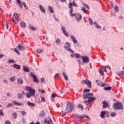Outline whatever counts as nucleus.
<instances>
[{
	"label": "nucleus",
	"mask_w": 124,
	"mask_h": 124,
	"mask_svg": "<svg viewBox=\"0 0 124 124\" xmlns=\"http://www.w3.org/2000/svg\"><path fill=\"white\" fill-rule=\"evenodd\" d=\"M75 16H76V21H78V22H79V21H80V20L82 19V16H81L80 14H78L77 15L75 14Z\"/></svg>",
	"instance_id": "12"
},
{
	"label": "nucleus",
	"mask_w": 124,
	"mask_h": 124,
	"mask_svg": "<svg viewBox=\"0 0 124 124\" xmlns=\"http://www.w3.org/2000/svg\"><path fill=\"white\" fill-rule=\"evenodd\" d=\"M81 59L82 60V62L85 63L90 62V59H89V57L86 56H82Z\"/></svg>",
	"instance_id": "8"
},
{
	"label": "nucleus",
	"mask_w": 124,
	"mask_h": 124,
	"mask_svg": "<svg viewBox=\"0 0 124 124\" xmlns=\"http://www.w3.org/2000/svg\"><path fill=\"white\" fill-rule=\"evenodd\" d=\"M90 102L89 100H85L84 101V103L86 105H89L90 104Z\"/></svg>",
	"instance_id": "40"
},
{
	"label": "nucleus",
	"mask_w": 124,
	"mask_h": 124,
	"mask_svg": "<svg viewBox=\"0 0 124 124\" xmlns=\"http://www.w3.org/2000/svg\"><path fill=\"white\" fill-rule=\"evenodd\" d=\"M96 98L95 97L90 96L88 100H89L90 102H93V101H94Z\"/></svg>",
	"instance_id": "23"
},
{
	"label": "nucleus",
	"mask_w": 124,
	"mask_h": 124,
	"mask_svg": "<svg viewBox=\"0 0 124 124\" xmlns=\"http://www.w3.org/2000/svg\"><path fill=\"white\" fill-rule=\"evenodd\" d=\"M13 21L14 23H15V24H17L18 23V21L19 20V16H18V14L15 13L14 14V16H13Z\"/></svg>",
	"instance_id": "5"
},
{
	"label": "nucleus",
	"mask_w": 124,
	"mask_h": 124,
	"mask_svg": "<svg viewBox=\"0 0 124 124\" xmlns=\"http://www.w3.org/2000/svg\"><path fill=\"white\" fill-rule=\"evenodd\" d=\"M55 20H56V21H57V22H59V19L57 18V17H56V16H53Z\"/></svg>",
	"instance_id": "60"
},
{
	"label": "nucleus",
	"mask_w": 124,
	"mask_h": 124,
	"mask_svg": "<svg viewBox=\"0 0 124 124\" xmlns=\"http://www.w3.org/2000/svg\"><path fill=\"white\" fill-rule=\"evenodd\" d=\"M113 108L114 110H123L124 109V106L123 103L120 102H116L113 105Z\"/></svg>",
	"instance_id": "3"
},
{
	"label": "nucleus",
	"mask_w": 124,
	"mask_h": 124,
	"mask_svg": "<svg viewBox=\"0 0 124 124\" xmlns=\"http://www.w3.org/2000/svg\"><path fill=\"white\" fill-rule=\"evenodd\" d=\"M90 91H91L90 89H85L83 90V93H90Z\"/></svg>",
	"instance_id": "36"
},
{
	"label": "nucleus",
	"mask_w": 124,
	"mask_h": 124,
	"mask_svg": "<svg viewBox=\"0 0 124 124\" xmlns=\"http://www.w3.org/2000/svg\"><path fill=\"white\" fill-rule=\"evenodd\" d=\"M94 25H95V27H96L97 29H101V27H100V26L98 25V24H97V23L94 22Z\"/></svg>",
	"instance_id": "32"
},
{
	"label": "nucleus",
	"mask_w": 124,
	"mask_h": 124,
	"mask_svg": "<svg viewBox=\"0 0 124 124\" xmlns=\"http://www.w3.org/2000/svg\"><path fill=\"white\" fill-rule=\"evenodd\" d=\"M39 7L42 12L45 13V9L44 8V7H43L42 5H40L39 6Z\"/></svg>",
	"instance_id": "21"
},
{
	"label": "nucleus",
	"mask_w": 124,
	"mask_h": 124,
	"mask_svg": "<svg viewBox=\"0 0 124 124\" xmlns=\"http://www.w3.org/2000/svg\"><path fill=\"white\" fill-rule=\"evenodd\" d=\"M104 90L105 91H111V90H112V87H111L110 86H108V87H104Z\"/></svg>",
	"instance_id": "27"
},
{
	"label": "nucleus",
	"mask_w": 124,
	"mask_h": 124,
	"mask_svg": "<svg viewBox=\"0 0 124 124\" xmlns=\"http://www.w3.org/2000/svg\"><path fill=\"white\" fill-rule=\"evenodd\" d=\"M64 48H66V50H67V51H70V49H71V48H69V47H68V46H64Z\"/></svg>",
	"instance_id": "51"
},
{
	"label": "nucleus",
	"mask_w": 124,
	"mask_h": 124,
	"mask_svg": "<svg viewBox=\"0 0 124 124\" xmlns=\"http://www.w3.org/2000/svg\"><path fill=\"white\" fill-rule=\"evenodd\" d=\"M114 9L116 12H119V7L117 5L115 6Z\"/></svg>",
	"instance_id": "37"
},
{
	"label": "nucleus",
	"mask_w": 124,
	"mask_h": 124,
	"mask_svg": "<svg viewBox=\"0 0 124 124\" xmlns=\"http://www.w3.org/2000/svg\"><path fill=\"white\" fill-rule=\"evenodd\" d=\"M10 81L11 82H14L15 81V77L11 78H10Z\"/></svg>",
	"instance_id": "42"
},
{
	"label": "nucleus",
	"mask_w": 124,
	"mask_h": 124,
	"mask_svg": "<svg viewBox=\"0 0 124 124\" xmlns=\"http://www.w3.org/2000/svg\"><path fill=\"white\" fill-rule=\"evenodd\" d=\"M39 92L41 93H45V91L44 90H40V89H39Z\"/></svg>",
	"instance_id": "59"
},
{
	"label": "nucleus",
	"mask_w": 124,
	"mask_h": 124,
	"mask_svg": "<svg viewBox=\"0 0 124 124\" xmlns=\"http://www.w3.org/2000/svg\"><path fill=\"white\" fill-rule=\"evenodd\" d=\"M89 21H90V24L93 25V20L92 18H88Z\"/></svg>",
	"instance_id": "53"
},
{
	"label": "nucleus",
	"mask_w": 124,
	"mask_h": 124,
	"mask_svg": "<svg viewBox=\"0 0 124 124\" xmlns=\"http://www.w3.org/2000/svg\"><path fill=\"white\" fill-rule=\"evenodd\" d=\"M119 76H123V75H124V72H123V71H122L121 72H120V73L119 74Z\"/></svg>",
	"instance_id": "58"
},
{
	"label": "nucleus",
	"mask_w": 124,
	"mask_h": 124,
	"mask_svg": "<svg viewBox=\"0 0 124 124\" xmlns=\"http://www.w3.org/2000/svg\"><path fill=\"white\" fill-rule=\"evenodd\" d=\"M66 45H67V46H68L69 47H71V46H70V44H69V42H67L65 43Z\"/></svg>",
	"instance_id": "55"
},
{
	"label": "nucleus",
	"mask_w": 124,
	"mask_h": 124,
	"mask_svg": "<svg viewBox=\"0 0 124 124\" xmlns=\"http://www.w3.org/2000/svg\"><path fill=\"white\" fill-rule=\"evenodd\" d=\"M95 82L97 86H99V87H100L101 86V84H102V81L99 80H96Z\"/></svg>",
	"instance_id": "22"
},
{
	"label": "nucleus",
	"mask_w": 124,
	"mask_h": 124,
	"mask_svg": "<svg viewBox=\"0 0 124 124\" xmlns=\"http://www.w3.org/2000/svg\"><path fill=\"white\" fill-rule=\"evenodd\" d=\"M73 4L75 7H78V4L75 3V1H73Z\"/></svg>",
	"instance_id": "48"
},
{
	"label": "nucleus",
	"mask_w": 124,
	"mask_h": 124,
	"mask_svg": "<svg viewBox=\"0 0 124 124\" xmlns=\"http://www.w3.org/2000/svg\"><path fill=\"white\" fill-rule=\"evenodd\" d=\"M45 116V111L44 110H42V111L40 112L39 114V117L41 118H43Z\"/></svg>",
	"instance_id": "19"
},
{
	"label": "nucleus",
	"mask_w": 124,
	"mask_h": 124,
	"mask_svg": "<svg viewBox=\"0 0 124 124\" xmlns=\"http://www.w3.org/2000/svg\"><path fill=\"white\" fill-rule=\"evenodd\" d=\"M20 112H21V113L22 116H26V111H25L23 110V111H20Z\"/></svg>",
	"instance_id": "44"
},
{
	"label": "nucleus",
	"mask_w": 124,
	"mask_h": 124,
	"mask_svg": "<svg viewBox=\"0 0 124 124\" xmlns=\"http://www.w3.org/2000/svg\"><path fill=\"white\" fill-rule=\"evenodd\" d=\"M82 85H87L88 88H92V82L89 79L82 80L81 81Z\"/></svg>",
	"instance_id": "4"
},
{
	"label": "nucleus",
	"mask_w": 124,
	"mask_h": 124,
	"mask_svg": "<svg viewBox=\"0 0 124 124\" xmlns=\"http://www.w3.org/2000/svg\"><path fill=\"white\" fill-rule=\"evenodd\" d=\"M107 113H108L107 111H102L100 114L101 118H102V119H104V116H105V115H106Z\"/></svg>",
	"instance_id": "13"
},
{
	"label": "nucleus",
	"mask_w": 124,
	"mask_h": 124,
	"mask_svg": "<svg viewBox=\"0 0 124 124\" xmlns=\"http://www.w3.org/2000/svg\"><path fill=\"white\" fill-rule=\"evenodd\" d=\"M62 31L64 35H65L66 36H68V34L66 33V31L65 30V27H62Z\"/></svg>",
	"instance_id": "14"
},
{
	"label": "nucleus",
	"mask_w": 124,
	"mask_h": 124,
	"mask_svg": "<svg viewBox=\"0 0 124 124\" xmlns=\"http://www.w3.org/2000/svg\"><path fill=\"white\" fill-rule=\"evenodd\" d=\"M41 101H42V102H45V98H44V97H42Z\"/></svg>",
	"instance_id": "56"
},
{
	"label": "nucleus",
	"mask_w": 124,
	"mask_h": 124,
	"mask_svg": "<svg viewBox=\"0 0 124 124\" xmlns=\"http://www.w3.org/2000/svg\"><path fill=\"white\" fill-rule=\"evenodd\" d=\"M13 117H14V118H15V119H16L17 118V114L16 113V112H14L13 113Z\"/></svg>",
	"instance_id": "47"
},
{
	"label": "nucleus",
	"mask_w": 124,
	"mask_h": 124,
	"mask_svg": "<svg viewBox=\"0 0 124 124\" xmlns=\"http://www.w3.org/2000/svg\"><path fill=\"white\" fill-rule=\"evenodd\" d=\"M62 75L66 81H68V77L65 75V73H62Z\"/></svg>",
	"instance_id": "28"
},
{
	"label": "nucleus",
	"mask_w": 124,
	"mask_h": 124,
	"mask_svg": "<svg viewBox=\"0 0 124 124\" xmlns=\"http://www.w3.org/2000/svg\"><path fill=\"white\" fill-rule=\"evenodd\" d=\"M100 87H105V84L104 83H102L101 84V86Z\"/></svg>",
	"instance_id": "64"
},
{
	"label": "nucleus",
	"mask_w": 124,
	"mask_h": 124,
	"mask_svg": "<svg viewBox=\"0 0 124 124\" xmlns=\"http://www.w3.org/2000/svg\"><path fill=\"white\" fill-rule=\"evenodd\" d=\"M20 26L22 28H26V23L22 21L20 23Z\"/></svg>",
	"instance_id": "31"
},
{
	"label": "nucleus",
	"mask_w": 124,
	"mask_h": 124,
	"mask_svg": "<svg viewBox=\"0 0 124 124\" xmlns=\"http://www.w3.org/2000/svg\"><path fill=\"white\" fill-rule=\"evenodd\" d=\"M22 4H23V6H24V8L25 10H29V7L27 6V5L26 4V2H22Z\"/></svg>",
	"instance_id": "30"
},
{
	"label": "nucleus",
	"mask_w": 124,
	"mask_h": 124,
	"mask_svg": "<svg viewBox=\"0 0 124 124\" xmlns=\"http://www.w3.org/2000/svg\"><path fill=\"white\" fill-rule=\"evenodd\" d=\"M9 63H13L14 62H15V61H14V60H9Z\"/></svg>",
	"instance_id": "57"
},
{
	"label": "nucleus",
	"mask_w": 124,
	"mask_h": 124,
	"mask_svg": "<svg viewBox=\"0 0 124 124\" xmlns=\"http://www.w3.org/2000/svg\"><path fill=\"white\" fill-rule=\"evenodd\" d=\"M75 57L77 58V59H79V58H80V54L76 53L75 54Z\"/></svg>",
	"instance_id": "46"
},
{
	"label": "nucleus",
	"mask_w": 124,
	"mask_h": 124,
	"mask_svg": "<svg viewBox=\"0 0 124 124\" xmlns=\"http://www.w3.org/2000/svg\"><path fill=\"white\" fill-rule=\"evenodd\" d=\"M71 38L73 40V42H74L75 44H76V43H77V40H76V38H75V37H74V35H71Z\"/></svg>",
	"instance_id": "18"
},
{
	"label": "nucleus",
	"mask_w": 124,
	"mask_h": 124,
	"mask_svg": "<svg viewBox=\"0 0 124 124\" xmlns=\"http://www.w3.org/2000/svg\"><path fill=\"white\" fill-rule=\"evenodd\" d=\"M27 102V105H28V106H31V107H34L35 106V104L29 101H28Z\"/></svg>",
	"instance_id": "20"
},
{
	"label": "nucleus",
	"mask_w": 124,
	"mask_h": 124,
	"mask_svg": "<svg viewBox=\"0 0 124 124\" xmlns=\"http://www.w3.org/2000/svg\"><path fill=\"white\" fill-rule=\"evenodd\" d=\"M81 10L84 12V13H86L87 11L84 7L82 8Z\"/></svg>",
	"instance_id": "50"
},
{
	"label": "nucleus",
	"mask_w": 124,
	"mask_h": 124,
	"mask_svg": "<svg viewBox=\"0 0 124 124\" xmlns=\"http://www.w3.org/2000/svg\"><path fill=\"white\" fill-rule=\"evenodd\" d=\"M48 10L50 13H54V10H53V7L51 6H48Z\"/></svg>",
	"instance_id": "26"
},
{
	"label": "nucleus",
	"mask_w": 124,
	"mask_h": 124,
	"mask_svg": "<svg viewBox=\"0 0 124 124\" xmlns=\"http://www.w3.org/2000/svg\"><path fill=\"white\" fill-rule=\"evenodd\" d=\"M75 107L74 104L69 102L68 104H67V107L65 110V113L67 114L68 113H71V112H72V111H73Z\"/></svg>",
	"instance_id": "2"
},
{
	"label": "nucleus",
	"mask_w": 124,
	"mask_h": 124,
	"mask_svg": "<svg viewBox=\"0 0 124 124\" xmlns=\"http://www.w3.org/2000/svg\"><path fill=\"white\" fill-rule=\"evenodd\" d=\"M60 42H61V40L60 39H58V40H57L56 41V44H59V43H60Z\"/></svg>",
	"instance_id": "52"
},
{
	"label": "nucleus",
	"mask_w": 124,
	"mask_h": 124,
	"mask_svg": "<svg viewBox=\"0 0 124 124\" xmlns=\"http://www.w3.org/2000/svg\"><path fill=\"white\" fill-rule=\"evenodd\" d=\"M17 3H18L19 6L21 8H23V5H22V3H21V1L20 0H16Z\"/></svg>",
	"instance_id": "29"
},
{
	"label": "nucleus",
	"mask_w": 124,
	"mask_h": 124,
	"mask_svg": "<svg viewBox=\"0 0 124 124\" xmlns=\"http://www.w3.org/2000/svg\"><path fill=\"white\" fill-rule=\"evenodd\" d=\"M116 116H117V113H116V112H111L110 114L111 117H116Z\"/></svg>",
	"instance_id": "34"
},
{
	"label": "nucleus",
	"mask_w": 124,
	"mask_h": 124,
	"mask_svg": "<svg viewBox=\"0 0 124 124\" xmlns=\"http://www.w3.org/2000/svg\"><path fill=\"white\" fill-rule=\"evenodd\" d=\"M13 102L14 104H15V105H17V106H22V105H23V104L16 102L15 101H13Z\"/></svg>",
	"instance_id": "25"
},
{
	"label": "nucleus",
	"mask_w": 124,
	"mask_h": 124,
	"mask_svg": "<svg viewBox=\"0 0 124 124\" xmlns=\"http://www.w3.org/2000/svg\"><path fill=\"white\" fill-rule=\"evenodd\" d=\"M17 49L18 51H24L26 50V47L24 46L23 45L19 44L17 46H16Z\"/></svg>",
	"instance_id": "10"
},
{
	"label": "nucleus",
	"mask_w": 124,
	"mask_h": 124,
	"mask_svg": "<svg viewBox=\"0 0 124 124\" xmlns=\"http://www.w3.org/2000/svg\"><path fill=\"white\" fill-rule=\"evenodd\" d=\"M0 116H4V113H3V110H0Z\"/></svg>",
	"instance_id": "45"
},
{
	"label": "nucleus",
	"mask_w": 124,
	"mask_h": 124,
	"mask_svg": "<svg viewBox=\"0 0 124 124\" xmlns=\"http://www.w3.org/2000/svg\"><path fill=\"white\" fill-rule=\"evenodd\" d=\"M29 27L30 30H31V31H35V28H34V27L31 26V25L30 24Z\"/></svg>",
	"instance_id": "33"
},
{
	"label": "nucleus",
	"mask_w": 124,
	"mask_h": 124,
	"mask_svg": "<svg viewBox=\"0 0 124 124\" xmlns=\"http://www.w3.org/2000/svg\"><path fill=\"white\" fill-rule=\"evenodd\" d=\"M72 6H73V4H72V3H69L68 4V7L71 9L70 10L69 13L72 17H74V16H75V14H72L73 12V8H72Z\"/></svg>",
	"instance_id": "6"
},
{
	"label": "nucleus",
	"mask_w": 124,
	"mask_h": 124,
	"mask_svg": "<svg viewBox=\"0 0 124 124\" xmlns=\"http://www.w3.org/2000/svg\"><path fill=\"white\" fill-rule=\"evenodd\" d=\"M18 97L19 99H22V97H23V95H22V94L21 93H19L18 94Z\"/></svg>",
	"instance_id": "43"
},
{
	"label": "nucleus",
	"mask_w": 124,
	"mask_h": 124,
	"mask_svg": "<svg viewBox=\"0 0 124 124\" xmlns=\"http://www.w3.org/2000/svg\"><path fill=\"white\" fill-rule=\"evenodd\" d=\"M41 81L42 83H44V81H45V79H44V78H41Z\"/></svg>",
	"instance_id": "63"
},
{
	"label": "nucleus",
	"mask_w": 124,
	"mask_h": 124,
	"mask_svg": "<svg viewBox=\"0 0 124 124\" xmlns=\"http://www.w3.org/2000/svg\"><path fill=\"white\" fill-rule=\"evenodd\" d=\"M13 66L14 67V68H16V69H20V65L15 63Z\"/></svg>",
	"instance_id": "24"
},
{
	"label": "nucleus",
	"mask_w": 124,
	"mask_h": 124,
	"mask_svg": "<svg viewBox=\"0 0 124 124\" xmlns=\"http://www.w3.org/2000/svg\"><path fill=\"white\" fill-rule=\"evenodd\" d=\"M17 81L18 84H19L20 85H22L24 84V81L23 80V79H22L21 78H18L17 79Z\"/></svg>",
	"instance_id": "16"
},
{
	"label": "nucleus",
	"mask_w": 124,
	"mask_h": 124,
	"mask_svg": "<svg viewBox=\"0 0 124 124\" xmlns=\"http://www.w3.org/2000/svg\"><path fill=\"white\" fill-rule=\"evenodd\" d=\"M78 108H81L82 111H83V110H84V107H83L82 105L81 104L78 105Z\"/></svg>",
	"instance_id": "35"
},
{
	"label": "nucleus",
	"mask_w": 124,
	"mask_h": 124,
	"mask_svg": "<svg viewBox=\"0 0 124 124\" xmlns=\"http://www.w3.org/2000/svg\"><path fill=\"white\" fill-rule=\"evenodd\" d=\"M25 90L30 92V93H26V97L27 98H31V96H34L35 95V90L30 86H25Z\"/></svg>",
	"instance_id": "1"
},
{
	"label": "nucleus",
	"mask_w": 124,
	"mask_h": 124,
	"mask_svg": "<svg viewBox=\"0 0 124 124\" xmlns=\"http://www.w3.org/2000/svg\"><path fill=\"white\" fill-rule=\"evenodd\" d=\"M103 108H106V107H108V103H107V102H106V101H103Z\"/></svg>",
	"instance_id": "17"
},
{
	"label": "nucleus",
	"mask_w": 124,
	"mask_h": 124,
	"mask_svg": "<svg viewBox=\"0 0 124 124\" xmlns=\"http://www.w3.org/2000/svg\"><path fill=\"white\" fill-rule=\"evenodd\" d=\"M30 76L31 77H32L33 79V81L35 83H38V79H37V78H36V76L35 75L33 74V73H31Z\"/></svg>",
	"instance_id": "11"
},
{
	"label": "nucleus",
	"mask_w": 124,
	"mask_h": 124,
	"mask_svg": "<svg viewBox=\"0 0 124 124\" xmlns=\"http://www.w3.org/2000/svg\"><path fill=\"white\" fill-rule=\"evenodd\" d=\"M99 72L100 74H101V75H102V76H104V72L103 70H100L99 71Z\"/></svg>",
	"instance_id": "38"
},
{
	"label": "nucleus",
	"mask_w": 124,
	"mask_h": 124,
	"mask_svg": "<svg viewBox=\"0 0 124 124\" xmlns=\"http://www.w3.org/2000/svg\"><path fill=\"white\" fill-rule=\"evenodd\" d=\"M37 53L38 54H41V52H43V49H37L36 50Z\"/></svg>",
	"instance_id": "39"
},
{
	"label": "nucleus",
	"mask_w": 124,
	"mask_h": 124,
	"mask_svg": "<svg viewBox=\"0 0 124 124\" xmlns=\"http://www.w3.org/2000/svg\"><path fill=\"white\" fill-rule=\"evenodd\" d=\"M86 118L85 114H83L81 115V119L83 120V119H85Z\"/></svg>",
	"instance_id": "61"
},
{
	"label": "nucleus",
	"mask_w": 124,
	"mask_h": 124,
	"mask_svg": "<svg viewBox=\"0 0 124 124\" xmlns=\"http://www.w3.org/2000/svg\"><path fill=\"white\" fill-rule=\"evenodd\" d=\"M23 71H24L25 72H30V68H29V67H28L27 66H23Z\"/></svg>",
	"instance_id": "15"
},
{
	"label": "nucleus",
	"mask_w": 124,
	"mask_h": 124,
	"mask_svg": "<svg viewBox=\"0 0 124 124\" xmlns=\"http://www.w3.org/2000/svg\"><path fill=\"white\" fill-rule=\"evenodd\" d=\"M5 124H11V123L9 121L7 120L5 122Z\"/></svg>",
	"instance_id": "54"
},
{
	"label": "nucleus",
	"mask_w": 124,
	"mask_h": 124,
	"mask_svg": "<svg viewBox=\"0 0 124 124\" xmlns=\"http://www.w3.org/2000/svg\"><path fill=\"white\" fill-rule=\"evenodd\" d=\"M12 107V104L9 103L8 105L6 106V108H10V107Z\"/></svg>",
	"instance_id": "49"
},
{
	"label": "nucleus",
	"mask_w": 124,
	"mask_h": 124,
	"mask_svg": "<svg viewBox=\"0 0 124 124\" xmlns=\"http://www.w3.org/2000/svg\"><path fill=\"white\" fill-rule=\"evenodd\" d=\"M45 124H53V122H52V119L49 117L46 118L44 120Z\"/></svg>",
	"instance_id": "9"
},
{
	"label": "nucleus",
	"mask_w": 124,
	"mask_h": 124,
	"mask_svg": "<svg viewBox=\"0 0 124 124\" xmlns=\"http://www.w3.org/2000/svg\"><path fill=\"white\" fill-rule=\"evenodd\" d=\"M83 6H84V7H86V8H87V9H90V7H89L88 4H87L86 3H83Z\"/></svg>",
	"instance_id": "41"
},
{
	"label": "nucleus",
	"mask_w": 124,
	"mask_h": 124,
	"mask_svg": "<svg viewBox=\"0 0 124 124\" xmlns=\"http://www.w3.org/2000/svg\"><path fill=\"white\" fill-rule=\"evenodd\" d=\"M109 3H110V6H111V7H113V1H109Z\"/></svg>",
	"instance_id": "62"
},
{
	"label": "nucleus",
	"mask_w": 124,
	"mask_h": 124,
	"mask_svg": "<svg viewBox=\"0 0 124 124\" xmlns=\"http://www.w3.org/2000/svg\"><path fill=\"white\" fill-rule=\"evenodd\" d=\"M93 93H86L82 95V97L84 98V99H89L90 97V96H93Z\"/></svg>",
	"instance_id": "7"
}]
</instances>
